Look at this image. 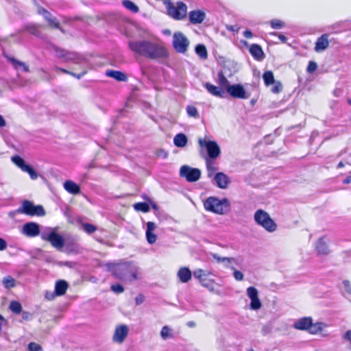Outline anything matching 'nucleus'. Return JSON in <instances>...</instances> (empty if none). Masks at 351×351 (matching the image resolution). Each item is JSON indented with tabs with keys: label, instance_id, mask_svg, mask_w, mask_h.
Instances as JSON below:
<instances>
[{
	"label": "nucleus",
	"instance_id": "1",
	"mask_svg": "<svg viewBox=\"0 0 351 351\" xmlns=\"http://www.w3.org/2000/svg\"><path fill=\"white\" fill-rule=\"evenodd\" d=\"M128 46L133 53L151 60H162L168 57L167 49L161 41L131 40Z\"/></svg>",
	"mask_w": 351,
	"mask_h": 351
},
{
	"label": "nucleus",
	"instance_id": "2",
	"mask_svg": "<svg viewBox=\"0 0 351 351\" xmlns=\"http://www.w3.org/2000/svg\"><path fill=\"white\" fill-rule=\"evenodd\" d=\"M105 267L108 271L118 279L132 282L141 278V269L134 261H120L117 263H108Z\"/></svg>",
	"mask_w": 351,
	"mask_h": 351
},
{
	"label": "nucleus",
	"instance_id": "3",
	"mask_svg": "<svg viewBox=\"0 0 351 351\" xmlns=\"http://www.w3.org/2000/svg\"><path fill=\"white\" fill-rule=\"evenodd\" d=\"M51 50L55 57L64 63L73 62L76 64H82L87 62V58L84 55L74 51H68L55 45L51 46Z\"/></svg>",
	"mask_w": 351,
	"mask_h": 351
},
{
	"label": "nucleus",
	"instance_id": "4",
	"mask_svg": "<svg viewBox=\"0 0 351 351\" xmlns=\"http://www.w3.org/2000/svg\"><path fill=\"white\" fill-rule=\"evenodd\" d=\"M204 206L206 210L218 215H224L229 211L230 202L227 198L220 199L215 197H209L204 201Z\"/></svg>",
	"mask_w": 351,
	"mask_h": 351
},
{
	"label": "nucleus",
	"instance_id": "5",
	"mask_svg": "<svg viewBox=\"0 0 351 351\" xmlns=\"http://www.w3.org/2000/svg\"><path fill=\"white\" fill-rule=\"evenodd\" d=\"M198 144L200 147V155L206 159H216L221 154V149L217 142L205 138H199Z\"/></svg>",
	"mask_w": 351,
	"mask_h": 351
},
{
	"label": "nucleus",
	"instance_id": "6",
	"mask_svg": "<svg viewBox=\"0 0 351 351\" xmlns=\"http://www.w3.org/2000/svg\"><path fill=\"white\" fill-rule=\"evenodd\" d=\"M254 219L256 224L268 232L273 233L278 229L277 223L271 219L269 213L262 209H258L255 212Z\"/></svg>",
	"mask_w": 351,
	"mask_h": 351
},
{
	"label": "nucleus",
	"instance_id": "7",
	"mask_svg": "<svg viewBox=\"0 0 351 351\" xmlns=\"http://www.w3.org/2000/svg\"><path fill=\"white\" fill-rule=\"evenodd\" d=\"M167 14L176 21L183 20L187 14V6L183 1H178L176 4L171 1L165 2Z\"/></svg>",
	"mask_w": 351,
	"mask_h": 351
},
{
	"label": "nucleus",
	"instance_id": "8",
	"mask_svg": "<svg viewBox=\"0 0 351 351\" xmlns=\"http://www.w3.org/2000/svg\"><path fill=\"white\" fill-rule=\"evenodd\" d=\"M16 212L30 216L43 217L45 215V211L42 206H35L29 200L23 201L21 206L16 210Z\"/></svg>",
	"mask_w": 351,
	"mask_h": 351
},
{
	"label": "nucleus",
	"instance_id": "9",
	"mask_svg": "<svg viewBox=\"0 0 351 351\" xmlns=\"http://www.w3.org/2000/svg\"><path fill=\"white\" fill-rule=\"evenodd\" d=\"M41 239L43 241H49L58 250H62L64 245L63 237L54 230H51L49 232H43L41 234Z\"/></svg>",
	"mask_w": 351,
	"mask_h": 351
},
{
	"label": "nucleus",
	"instance_id": "10",
	"mask_svg": "<svg viewBox=\"0 0 351 351\" xmlns=\"http://www.w3.org/2000/svg\"><path fill=\"white\" fill-rule=\"evenodd\" d=\"M180 176L184 178L188 182H194L200 178L201 171L197 168L183 165L180 167Z\"/></svg>",
	"mask_w": 351,
	"mask_h": 351
},
{
	"label": "nucleus",
	"instance_id": "11",
	"mask_svg": "<svg viewBox=\"0 0 351 351\" xmlns=\"http://www.w3.org/2000/svg\"><path fill=\"white\" fill-rule=\"evenodd\" d=\"M189 45L187 38L181 32H176L173 37V45L176 51L184 53Z\"/></svg>",
	"mask_w": 351,
	"mask_h": 351
},
{
	"label": "nucleus",
	"instance_id": "12",
	"mask_svg": "<svg viewBox=\"0 0 351 351\" xmlns=\"http://www.w3.org/2000/svg\"><path fill=\"white\" fill-rule=\"evenodd\" d=\"M247 297L250 299V307L252 310H259L262 304L258 298V292L254 287H249L246 290Z\"/></svg>",
	"mask_w": 351,
	"mask_h": 351
},
{
	"label": "nucleus",
	"instance_id": "13",
	"mask_svg": "<svg viewBox=\"0 0 351 351\" xmlns=\"http://www.w3.org/2000/svg\"><path fill=\"white\" fill-rule=\"evenodd\" d=\"M231 97L238 99H247L250 95L245 90L241 84H233L228 87L227 92Z\"/></svg>",
	"mask_w": 351,
	"mask_h": 351
},
{
	"label": "nucleus",
	"instance_id": "14",
	"mask_svg": "<svg viewBox=\"0 0 351 351\" xmlns=\"http://www.w3.org/2000/svg\"><path fill=\"white\" fill-rule=\"evenodd\" d=\"M21 232L28 237H35L40 234V226L35 222H27L23 226Z\"/></svg>",
	"mask_w": 351,
	"mask_h": 351
},
{
	"label": "nucleus",
	"instance_id": "15",
	"mask_svg": "<svg viewBox=\"0 0 351 351\" xmlns=\"http://www.w3.org/2000/svg\"><path fill=\"white\" fill-rule=\"evenodd\" d=\"M129 329L126 325H120L116 327L112 341L117 343H121L128 335Z\"/></svg>",
	"mask_w": 351,
	"mask_h": 351
},
{
	"label": "nucleus",
	"instance_id": "16",
	"mask_svg": "<svg viewBox=\"0 0 351 351\" xmlns=\"http://www.w3.org/2000/svg\"><path fill=\"white\" fill-rule=\"evenodd\" d=\"M213 178L215 184L221 189H227L230 183L229 177L223 172L216 173Z\"/></svg>",
	"mask_w": 351,
	"mask_h": 351
},
{
	"label": "nucleus",
	"instance_id": "17",
	"mask_svg": "<svg viewBox=\"0 0 351 351\" xmlns=\"http://www.w3.org/2000/svg\"><path fill=\"white\" fill-rule=\"evenodd\" d=\"M311 324L312 318L310 317H304L295 320L293 327L296 330L308 331Z\"/></svg>",
	"mask_w": 351,
	"mask_h": 351
},
{
	"label": "nucleus",
	"instance_id": "18",
	"mask_svg": "<svg viewBox=\"0 0 351 351\" xmlns=\"http://www.w3.org/2000/svg\"><path fill=\"white\" fill-rule=\"evenodd\" d=\"M156 228L157 225L154 222L148 221L147 223L145 236L147 241L149 244H153L156 241L157 236L154 234V231Z\"/></svg>",
	"mask_w": 351,
	"mask_h": 351
},
{
	"label": "nucleus",
	"instance_id": "19",
	"mask_svg": "<svg viewBox=\"0 0 351 351\" xmlns=\"http://www.w3.org/2000/svg\"><path fill=\"white\" fill-rule=\"evenodd\" d=\"M206 19L204 10H194L189 12V22H203Z\"/></svg>",
	"mask_w": 351,
	"mask_h": 351
},
{
	"label": "nucleus",
	"instance_id": "20",
	"mask_svg": "<svg viewBox=\"0 0 351 351\" xmlns=\"http://www.w3.org/2000/svg\"><path fill=\"white\" fill-rule=\"evenodd\" d=\"M210 255L215 260V261L218 263H223L224 267L226 268H230V267H233L232 265V263H237V259L233 257H221L216 253L210 252Z\"/></svg>",
	"mask_w": 351,
	"mask_h": 351
},
{
	"label": "nucleus",
	"instance_id": "21",
	"mask_svg": "<svg viewBox=\"0 0 351 351\" xmlns=\"http://www.w3.org/2000/svg\"><path fill=\"white\" fill-rule=\"evenodd\" d=\"M210 273L208 271L197 269L193 271V276L195 278L198 279L200 284L203 287H208L207 285V282L209 280L207 279V276H209Z\"/></svg>",
	"mask_w": 351,
	"mask_h": 351
},
{
	"label": "nucleus",
	"instance_id": "22",
	"mask_svg": "<svg viewBox=\"0 0 351 351\" xmlns=\"http://www.w3.org/2000/svg\"><path fill=\"white\" fill-rule=\"evenodd\" d=\"M84 64H80L81 65V69H82V72L80 73H73L72 71H70L69 70H66L65 69H63V68H61L58 66H55L53 67V69L54 71H61L64 73H66V74H68V75H70L74 77H76L77 79L80 80L81 79L84 75H85L87 72H88V69L86 67V66H83Z\"/></svg>",
	"mask_w": 351,
	"mask_h": 351
},
{
	"label": "nucleus",
	"instance_id": "23",
	"mask_svg": "<svg viewBox=\"0 0 351 351\" xmlns=\"http://www.w3.org/2000/svg\"><path fill=\"white\" fill-rule=\"evenodd\" d=\"M208 92L213 96L223 98L225 97V91L219 86H216L208 82L204 85Z\"/></svg>",
	"mask_w": 351,
	"mask_h": 351
},
{
	"label": "nucleus",
	"instance_id": "24",
	"mask_svg": "<svg viewBox=\"0 0 351 351\" xmlns=\"http://www.w3.org/2000/svg\"><path fill=\"white\" fill-rule=\"evenodd\" d=\"M328 34H323L317 39L315 43V50L317 52L324 51L328 48Z\"/></svg>",
	"mask_w": 351,
	"mask_h": 351
},
{
	"label": "nucleus",
	"instance_id": "25",
	"mask_svg": "<svg viewBox=\"0 0 351 351\" xmlns=\"http://www.w3.org/2000/svg\"><path fill=\"white\" fill-rule=\"evenodd\" d=\"M250 53L256 60H263L265 55L261 47L257 44H252L250 47Z\"/></svg>",
	"mask_w": 351,
	"mask_h": 351
},
{
	"label": "nucleus",
	"instance_id": "26",
	"mask_svg": "<svg viewBox=\"0 0 351 351\" xmlns=\"http://www.w3.org/2000/svg\"><path fill=\"white\" fill-rule=\"evenodd\" d=\"M177 276L180 282L186 283L191 279L192 274L188 267H182L178 270Z\"/></svg>",
	"mask_w": 351,
	"mask_h": 351
},
{
	"label": "nucleus",
	"instance_id": "27",
	"mask_svg": "<svg viewBox=\"0 0 351 351\" xmlns=\"http://www.w3.org/2000/svg\"><path fill=\"white\" fill-rule=\"evenodd\" d=\"M315 248L317 253L321 255H326L330 252L328 246L325 241L324 237H322L318 239L316 243Z\"/></svg>",
	"mask_w": 351,
	"mask_h": 351
},
{
	"label": "nucleus",
	"instance_id": "28",
	"mask_svg": "<svg viewBox=\"0 0 351 351\" xmlns=\"http://www.w3.org/2000/svg\"><path fill=\"white\" fill-rule=\"evenodd\" d=\"M64 189L69 193L77 195L80 193V187L71 180H66L64 183Z\"/></svg>",
	"mask_w": 351,
	"mask_h": 351
},
{
	"label": "nucleus",
	"instance_id": "29",
	"mask_svg": "<svg viewBox=\"0 0 351 351\" xmlns=\"http://www.w3.org/2000/svg\"><path fill=\"white\" fill-rule=\"evenodd\" d=\"M214 160L215 159H210L208 158H206L205 159L207 176L209 178H213L217 171V167L215 164Z\"/></svg>",
	"mask_w": 351,
	"mask_h": 351
},
{
	"label": "nucleus",
	"instance_id": "30",
	"mask_svg": "<svg viewBox=\"0 0 351 351\" xmlns=\"http://www.w3.org/2000/svg\"><path fill=\"white\" fill-rule=\"evenodd\" d=\"M68 287V284L65 280H60L57 281L55 285L56 295L57 296L63 295L66 293Z\"/></svg>",
	"mask_w": 351,
	"mask_h": 351
},
{
	"label": "nucleus",
	"instance_id": "31",
	"mask_svg": "<svg viewBox=\"0 0 351 351\" xmlns=\"http://www.w3.org/2000/svg\"><path fill=\"white\" fill-rule=\"evenodd\" d=\"M187 136L183 133H179L173 138V143L177 147H184L187 145Z\"/></svg>",
	"mask_w": 351,
	"mask_h": 351
},
{
	"label": "nucleus",
	"instance_id": "32",
	"mask_svg": "<svg viewBox=\"0 0 351 351\" xmlns=\"http://www.w3.org/2000/svg\"><path fill=\"white\" fill-rule=\"evenodd\" d=\"M106 75L114 78L119 82H124L127 80V76L125 73L119 71L108 70L106 71Z\"/></svg>",
	"mask_w": 351,
	"mask_h": 351
},
{
	"label": "nucleus",
	"instance_id": "33",
	"mask_svg": "<svg viewBox=\"0 0 351 351\" xmlns=\"http://www.w3.org/2000/svg\"><path fill=\"white\" fill-rule=\"evenodd\" d=\"M37 12L38 14L42 15L47 22H58L56 19L52 16L51 13L40 6H38Z\"/></svg>",
	"mask_w": 351,
	"mask_h": 351
},
{
	"label": "nucleus",
	"instance_id": "34",
	"mask_svg": "<svg viewBox=\"0 0 351 351\" xmlns=\"http://www.w3.org/2000/svg\"><path fill=\"white\" fill-rule=\"evenodd\" d=\"M326 327V324L323 322H316L315 324L312 322V324L309 327L308 332L312 335H315L324 330Z\"/></svg>",
	"mask_w": 351,
	"mask_h": 351
},
{
	"label": "nucleus",
	"instance_id": "35",
	"mask_svg": "<svg viewBox=\"0 0 351 351\" xmlns=\"http://www.w3.org/2000/svg\"><path fill=\"white\" fill-rule=\"evenodd\" d=\"M218 83L219 84V87L221 88H226V91L228 92V87L231 86L232 85H230L229 81L227 80V78L224 76L222 72L218 73Z\"/></svg>",
	"mask_w": 351,
	"mask_h": 351
},
{
	"label": "nucleus",
	"instance_id": "36",
	"mask_svg": "<svg viewBox=\"0 0 351 351\" xmlns=\"http://www.w3.org/2000/svg\"><path fill=\"white\" fill-rule=\"evenodd\" d=\"M263 79L267 86L275 83L274 76L273 72L271 71H266L263 75Z\"/></svg>",
	"mask_w": 351,
	"mask_h": 351
},
{
	"label": "nucleus",
	"instance_id": "37",
	"mask_svg": "<svg viewBox=\"0 0 351 351\" xmlns=\"http://www.w3.org/2000/svg\"><path fill=\"white\" fill-rule=\"evenodd\" d=\"M2 283L4 287L7 289H10L16 286L15 279L10 276H7L5 278H3Z\"/></svg>",
	"mask_w": 351,
	"mask_h": 351
},
{
	"label": "nucleus",
	"instance_id": "38",
	"mask_svg": "<svg viewBox=\"0 0 351 351\" xmlns=\"http://www.w3.org/2000/svg\"><path fill=\"white\" fill-rule=\"evenodd\" d=\"M195 52L202 59H206L208 57L207 50L204 45H197L195 47Z\"/></svg>",
	"mask_w": 351,
	"mask_h": 351
},
{
	"label": "nucleus",
	"instance_id": "39",
	"mask_svg": "<svg viewBox=\"0 0 351 351\" xmlns=\"http://www.w3.org/2000/svg\"><path fill=\"white\" fill-rule=\"evenodd\" d=\"M160 337L163 340L171 338L173 337L172 330L168 326H164L160 331Z\"/></svg>",
	"mask_w": 351,
	"mask_h": 351
},
{
	"label": "nucleus",
	"instance_id": "40",
	"mask_svg": "<svg viewBox=\"0 0 351 351\" xmlns=\"http://www.w3.org/2000/svg\"><path fill=\"white\" fill-rule=\"evenodd\" d=\"M11 160L22 171L27 165L25 160L19 156H14L12 157Z\"/></svg>",
	"mask_w": 351,
	"mask_h": 351
},
{
	"label": "nucleus",
	"instance_id": "41",
	"mask_svg": "<svg viewBox=\"0 0 351 351\" xmlns=\"http://www.w3.org/2000/svg\"><path fill=\"white\" fill-rule=\"evenodd\" d=\"M134 208L136 211H141L143 213H147L149 211V206L146 202H138L134 204Z\"/></svg>",
	"mask_w": 351,
	"mask_h": 351
},
{
	"label": "nucleus",
	"instance_id": "42",
	"mask_svg": "<svg viewBox=\"0 0 351 351\" xmlns=\"http://www.w3.org/2000/svg\"><path fill=\"white\" fill-rule=\"evenodd\" d=\"M10 311L15 314H19L22 311V306L17 301H12L9 306Z\"/></svg>",
	"mask_w": 351,
	"mask_h": 351
},
{
	"label": "nucleus",
	"instance_id": "43",
	"mask_svg": "<svg viewBox=\"0 0 351 351\" xmlns=\"http://www.w3.org/2000/svg\"><path fill=\"white\" fill-rule=\"evenodd\" d=\"M123 5L125 8L132 11V12H136L138 10V6L130 0H124L123 1Z\"/></svg>",
	"mask_w": 351,
	"mask_h": 351
},
{
	"label": "nucleus",
	"instance_id": "44",
	"mask_svg": "<svg viewBox=\"0 0 351 351\" xmlns=\"http://www.w3.org/2000/svg\"><path fill=\"white\" fill-rule=\"evenodd\" d=\"M23 171L27 173L32 180H36L38 178V173L35 170L29 165H27L23 169Z\"/></svg>",
	"mask_w": 351,
	"mask_h": 351
},
{
	"label": "nucleus",
	"instance_id": "45",
	"mask_svg": "<svg viewBox=\"0 0 351 351\" xmlns=\"http://www.w3.org/2000/svg\"><path fill=\"white\" fill-rule=\"evenodd\" d=\"M343 293L346 296H351V284L348 280H343Z\"/></svg>",
	"mask_w": 351,
	"mask_h": 351
},
{
	"label": "nucleus",
	"instance_id": "46",
	"mask_svg": "<svg viewBox=\"0 0 351 351\" xmlns=\"http://www.w3.org/2000/svg\"><path fill=\"white\" fill-rule=\"evenodd\" d=\"M186 112L189 117L197 118L199 114L197 108L193 106H188L186 108Z\"/></svg>",
	"mask_w": 351,
	"mask_h": 351
},
{
	"label": "nucleus",
	"instance_id": "47",
	"mask_svg": "<svg viewBox=\"0 0 351 351\" xmlns=\"http://www.w3.org/2000/svg\"><path fill=\"white\" fill-rule=\"evenodd\" d=\"M82 227H83L84 230L88 234H91V233L94 232L95 231H96V230H97L96 226H95L93 224L88 223H83Z\"/></svg>",
	"mask_w": 351,
	"mask_h": 351
},
{
	"label": "nucleus",
	"instance_id": "48",
	"mask_svg": "<svg viewBox=\"0 0 351 351\" xmlns=\"http://www.w3.org/2000/svg\"><path fill=\"white\" fill-rule=\"evenodd\" d=\"M230 269L233 271V276L237 281H241L243 280L244 276L240 271L237 270L234 267H230Z\"/></svg>",
	"mask_w": 351,
	"mask_h": 351
},
{
	"label": "nucleus",
	"instance_id": "49",
	"mask_svg": "<svg viewBox=\"0 0 351 351\" xmlns=\"http://www.w3.org/2000/svg\"><path fill=\"white\" fill-rule=\"evenodd\" d=\"M29 351H43L42 347L34 342H31L28 345Z\"/></svg>",
	"mask_w": 351,
	"mask_h": 351
},
{
	"label": "nucleus",
	"instance_id": "50",
	"mask_svg": "<svg viewBox=\"0 0 351 351\" xmlns=\"http://www.w3.org/2000/svg\"><path fill=\"white\" fill-rule=\"evenodd\" d=\"M274 86L271 88V91L274 93H279L282 90V84L280 82H275Z\"/></svg>",
	"mask_w": 351,
	"mask_h": 351
},
{
	"label": "nucleus",
	"instance_id": "51",
	"mask_svg": "<svg viewBox=\"0 0 351 351\" xmlns=\"http://www.w3.org/2000/svg\"><path fill=\"white\" fill-rule=\"evenodd\" d=\"M111 290L116 293H121L124 291V288L122 285L117 284L111 286Z\"/></svg>",
	"mask_w": 351,
	"mask_h": 351
},
{
	"label": "nucleus",
	"instance_id": "52",
	"mask_svg": "<svg viewBox=\"0 0 351 351\" xmlns=\"http://www.w3.org/2000/svg\"><path fill=\"white\" fill-rule=\"evenodd\" d=\"M317 65L316 62L311 61L309 62V64L307 66L306 71L309 73H312L317 69Z\"/></svg>",
	"mask_w": 351,
	"mask_h": 351
},
{
	"label": "nucleus",
	"instance_id": "53",
	"mask_svg": "<svg viewBox=\"0 0 351 351\" xmlns=\"http://www.w3.org/2000/svg\"><path fill=\"white\" fill-rule=\"evenodd\" d=\"M27 31H29L31 34H32L34 35H36L37 36H38L40 35L39 32H38V30L37 29V27L36 25H34L29 26L27 27Z\"/></svg>",
	"mask_w": 351,
	"mask_h": 351
},
{
	"label": "nucleus",
	"instance_id": "54",
	"mask_svg": "<svg viewBox=\"0 0 351 351\" xmlns=\"http://www.w3.org/2000/svg\"><path fill=\"white\" fill-rule=\"evenodd\" d=\"M11 61L14 64L15 68L17 69L19 68H21L25 64V63L23 62L16 60L14 58L11 59Z\"/></svg>",
	"mask_w": 351,
	"mask_h": 351
},
{
	"label": "nucleus",
	"instance_id": "55",
	"mask_svg": "<svg viewBox=\"0 0 351 351\" xmlns=\"http://www.w3.org/2000/svg\"><path fill=\"white\" fill-rule=\"evenodd\" d=\"M8 247V243L5 239L0 237V251H3Z\"/></svg>",
	"mask_w": 351,
	"mask_h": 351
},
{
	"label": "nucleus",
	"instance_id": "56",
	"mask_svg": "<svg viewBox=\"0 0 351 351\" xmlns=\"http://www.w3.org/2000/svg\"><path fill=\"white\" fill-rule=\"evenodd\" d=\"M56 292H51V291H47L45 293V298L46 299L49 300H53L56 296Z\"/></svg>",
	"mask_w": 351,
	"mask_h": 351
},
{
	"label": "nucleus",
	"instance_id": "57",
	"mask_svg": "<svg viewBox=\"0 0 351 351\" xmlns=\"http://www.w3.org/2000/svg\"><path fill=\"white\" fill-rule=\"evenodd\" d=\"M343 339L349 341L351 346V330H348L343 337Z\"/></svg>",
	"mask_w": 351,
	"mask_h": 351
},
{
	"label": "nucleus",
	"instance_id": "58",
	"mask_svg": "<svg viewBox=\"0 0 351 351\" xmlns=\"http://www.w3.org/2000/svg\"><path fill=\"white\" fill-rule=\"evenodd\" d=\"M136 304L139 305L144 302V296L143 295H138L135 298Z\"/></svg>",
	"mask_w": 351,
	"mask_h": 351
},
{
	"label": "nucleus",
	"instance_id": "59",
	"mask_svg": "<svg viewBox=\"0 0 351 351\" xmlns=\"http://www.w3.org/2000/svg\"><path fill=\"white\" fill-rule=\"evenodd\" d=\"M49 27L51 29H60L61 30L62 32H63L62 27H60V23H49Z\"/></svg>",
	"mask_w": 351,
	"mask_h": 351
},
{
	"label": "nucleus",
	"instance_id": "60",
	"mask_svg": "<svg viewBox=\"0 0 351 351\" xmlns=\"http://www.w3.org/2000/svg\"><path fill=\"white\" fill-rule=\"evenodd\" d=\"M273 34L274 35H277L279 38V39L282 42V43H286L287 40V38L285 36H284L283 34H280V33H274Z\"/></svg>",
	"mask_w": 351,
	"mask_h": 351
},
{
	"label": "nucleus",
	"instance_id": "61",
	"mask_svg": "<svg viewBox=\"0 0 351 351\" xmlns=\"http://www.w3.org/2000/svg\"><path fill=\"white\" fill-rule=\"evenodd\" d=\"M243 36L246 38H251L252 36H253V34L252 32L249 30V29H246L244 32H243Z\"/></svg>",
	"mask_w": 351,
	"mask_h": 351
},
{
	"label": "nucleus",
	"instance_id": "62",
	"mask_svg": "<svg viewBox=\"0 0 351 351\" xmlns=\"http://www.w3.org/2000/svg\"><path fill=\"white\" fill-rule=\"evenodd\" d=\"M207 285H208V287H205L208 289L210 291H213L214 290L213 282L212 280H209L207 282Z\"/></svg>",
	"mask_w": 351,
	"mask_h": 351
},
{
	"label": "nucleus",
	"instance_id": "63",
	"mask_svg": "<svg viewBox=\"0 0 351 351\" xmlns=\"http://www.w3.org/2000/svg\"><path fill=\"white\" fill-rule=\"evenodd\" d=\"M273 29H280L282 27L283 23H271Z\"/></svg>",
	"mask_w": 351,
	"mask_h": 351
},
{
	"label": "nucleus",
	"instance_id": "64",
	"mask_svg": "<svg viewBox=\"0 0 351 351\" xmlns=\"http://www.w3.org/2000/svg\"><path fill=\"white\" fill-rule=\"evenodd\" d=\"M22 317L24 319H29L30 317V314L27 312H23L22 314Z\"/></svg>",
	"mask_w": 351,
	"mask_h": 351
}]
</instances>
